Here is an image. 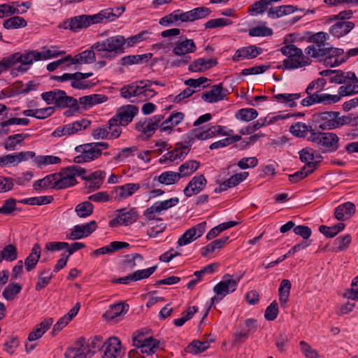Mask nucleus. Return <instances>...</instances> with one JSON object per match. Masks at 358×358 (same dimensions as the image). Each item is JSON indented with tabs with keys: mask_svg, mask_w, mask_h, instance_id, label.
<instances>
[{
	"mask_svg": "<svg viewBox=\"0 0 358 358\" xmlns=\"http://www.w3.org/2000/svg\"><path fill=\"white\" fill-rule=\"evenodd\" d=\"M262 52L261 48L255 46L243 47L237 50L233 56V60L238 62L243 59H252L258 56Z\"/></svg>",
	"mask_w": 358,
	"mask_h": 358,
	"instance_id": "nucleus-25",
	"label": "nucleus"
},
{
	"mask_svg": "<svg viewBox=\"0 0 358 358\" xmlns=\"http://www.w3.org/2000/svg\"><path fill=\"white\" fill-rule=\"evenodd\" d=\"M343 55V49L327 48L325 56L322 58H324L326 65L334 67L340 65L348 59V57H345Z\"/></svg>",
	"mask_w": 358,
	"mask_h": 358,
	"instance_id": "nucleus-19",
	"label": "nucleus"
},
{
	"mask_svg": "<svg viewBox=\"0 0 358 358\" xmlns=\"http://www.w3.org/2000/svg\"><path fill=\"white\" fill-rule=\"evenodd\" d=\"M282 54L287 57L283 66L287 69H298L308 65L302 50L293 44L285 45L280 48Z\"/></svg>",
	"mask_w": 358,
	"mask_h": 358,
	"instance_id": "nucleus-6",
	"label": "nucleus"
},
{
	"mask_svg": "<svg viewBox=\"0 0 358 358\" xmlns=\"http://www.w3.org/2000/svg\"><path fill=\"white\" fill-rule=\"evenodd\" d=\"M109 145L106 142H92L76 146L75 150L78 152H84L89 162L97 159L101 155L102 151L106 150Z\"/></svg>",
	"mask_w": 358,
	"mask_h": 358,
	"instance_id": "nucleus-10",
	"label": "nucleus"
},
{
	"mask_svg": "<svg viewBox=\"0 0 358 358\" xmlns=\"http://www.w3.org/2000/svg\"><path fill=\"white\" fill-rule=\"evenodd\" d=\"M317 167V162L306 164L299 171L289 176L292 183H296L312 173Z\"/></svg>",
	"mask_w": 358,
	"mask_h": 358,
	"instance_id": "nucleus-30",
	"label": "nucleus"
},
{
	"mask_svg": "<svg viewBox=\"0 0 358 358\" xmlns=\"http://www.w3.org/2000/svg\"><path fill=\"white\" fill-rule=\"evenodd\" d=\"M18 55L20 58V63L21 64L15 69L12 70V74H16L15 71L22 73L26 72L28 68L24 67L26 65H31L34 61H39L42 59V53L37 50H29L24 52H18Z\"/></svg>",
	"mask_w": 358,
	"mask_h": 358,
	"instance_id": "nucleus-14",
	"label": "nucleus"
},
{
	"mask_svg": "<svg viewBox=\"0 0 358 358\" xmlns=\"http://www.w3.org/2000/svg\"><path fill=\"white\" fill-rule=\"evenodd\" d=\"M59 177L58 173H52L46 176L43 179L38 180L33 184V187L35 190L40 189H55L57 183V178Z\"/></svg>",
	"mask_w": 358,
	"mask_h": 358,
	"instance_id": "nucleus-33",
	"label": "nucleus"
},
{
	"mask_svg": "<svg viewBox=\"0 0 358 358\" xmlns=\"http://www.w3.org/2000/svg\"><path fill=\"white\" fill-rule=\"evenodd\" d=\"M94 206L90 201H84L76 206L75 211L80 217H87L92 214Z\"/></svg>",
	"mask_w": 358,
	"mask_h": 358,
	"instance_id": "nucleus-52",
	"label": "nucleus"
},
{
	"mask_svg": "<svg viewBox=\"0 0 358 358\" xmlns=\"http://www.w3.org/2000/svg\"><path fill=\"white\" fill-rule=\"evenodd\" d=\"M22 155L8 154L0 157V166L17 165L22 162Z\"/></svg>",
	"mask_w": 358,
	"mask_h": 358,
	"instance_id": "nucleus-58",
	"label": "nucleus"
},
{
	"mask_svg": "<svg viewBox=\"0 0 358 358\" xmlns=\"http://www.w3.org/2000/svg\"><path fill=\"white\" fill-rule=\"evenodd\" d=\"M338 88V96H340V99L342 96H350L358 93V82L355 80H348L346 83H343Z\"/></svg>",
	"mask_w": 358,
	"mask_h": 358,
	"instance_id": "nucleus-38",
	"label": "nucleus"
},
{
	"mask_svg": "<svg viewBox=\"0 0 358 358\" xmlns=\"http://www.w3.org/2000/svg\"><path fill=\"white\" fill-rule=\"evenodd\" d=\"M351 118L348 116L341 115L339 112L325 111L315 113L312 116L313 129L311 134H334L333 133L320 132L319 130H331L349 124Z\"/></svg>",
	"mask_w": 358,
	"mask_h": 358,
	"instance_id": "nucleus-1",
	"label": "nucleus"
},
{
	"mask_svg": "<svg viewBox=\"0 0 358 358\" xmlns=\"http://www.w3.org/2000/svg\"><path fill=\"white\" fill-rule=\"evenodd\" d=\"M301 97L300 93L294 94H278L274 96V98L282 103H288L289 106L293 107L296 104L294 101Z\"/></svg>",
	"mask_w": 358,
	"mask_h": 358,
	"instance_id": "nucleus-57",
	"label": "nucleus"
},
{
	"mask_svg": "<svg viewBox=\"0 0 358 358\" xmlns=\"http://www.w3.org/2000/svg\"><path fill=\"white\" fill-rule=\"evenodd\" d=\"M291 287L292 285L289 280L284 279L281 281L278 289L279 301L280 303H285L287 301Z\"/></svg>",
	"mask_w": 358,
	"mask_h": 358,
	"instance_id": "nucleus-55",
	"label": "nucleus"
},
{
	"mask_svg": "<svg viewBox=\"0 0 358 358\" xmlns=\"http://www.w3.org/2000/svg\"><path fill=\"white\" fill-rule=\"evenodd\" d=\"M94 49L83 51L73 57V64H92L96 61Z\"/></svg>",
	"mask_w": 358,
	"mask_h": 358,
	"instance_id": "nucleus-35",
	"label": "nucleus"
},
{
	"mask_svg": "<svg viewBox=\"0 0 358 358\" xmlns=\"http://www.w3.org/2000/svg\"><path fill=\"white\" fill-rule=\"evenodd\" d=\"M211 13L209 8L201 6L195 8L191 10L184 12L185 22H194L208 17Z\"/></svg>",
	"mask_w": 358,
	"mask_h": 358,
	"instance_id": "nucleus-28",
	"label": "nucleus"
},
{
	"mask_svg": "<svg viewBox=\"0 0 358 358\" xmlns=\"http://www.w3.org/2000/svg\"><path fill=\"white\" fill-rule=\"evenodd\" d=\"M152 57V54H143L136 55H127L121 59L122 64L123 66H129L132 64H142L144 62L148 61Z\"/></svg>",
	"mask_w": 358,
	"mask_h": 358,
	"instance_id": "nucleus-40",
	"label": "nucleus"
},
{
	"mask_svg": "<svg viewBox=\"0 0 358 358\" xmlns=\"http://www.w3.org/2000/svg\"><path fill=\"white\" fill-rule=\"evenodd\" d=\"M128 310L129 305L127 303H115L110 306L109 309L103 314V317L106 320L112 321Z\"/></svg>",
	"mask_w": 358,
	"mask_h": 358,
	"instance_id": "nucleus-29",
	"label": "nucleus"
},
{
	"mask_svg": "<svg viewBox=\"0 0 358 358\" xmlns=\"http://www.w3.org/2000/svg\"><path fill=\"white\" fill-rule=\"evenodd\" d=\"M26 12V10H20L15 6V4H0V18L5 16H10L13 14H22Z\"/></svg>",
	"mask_w": 358,
	"mask_h": 358,
	"instance_id": "nucleus-53",
	"label": "nucleus"
},
{
	"mask_svg": "<svg viewBox=\"0 0 358 358\" xmlns=\"http://www.w3.org/2000/svg\"><path fill=\"white\" fill-rule=\"evenodd\" d=\"M53 201L52 196H41L24 199L18 201L19 203L26 205H45L50 203Z\"/></svg>",
	"mask_w": 358,
	"mask_h": 358,
	"instance_id": "nucleus-47",
	"label": "nucleus"
},
{
	"mask_svg": "<svg viewBox=\"0 0 358 358\" xmlns=\"http://www.w3.org/2000/svg\"><path fill=\"white\" fill-rule=\"evenodd\" d=\"M164 118L162 115H156L152 118L139 121L136 124V129L138 132L145 134L147 132L155 131L160 124L159 130L161 132L170 131L174 127L173 123L169 120V117L162 122Z\"/></svg>",
	"mask_w": 358,
	"mask_h": 358,
	"instance_id": "nucleus-7",
	"label": "nucleus"
},
{
	"mask_svg": "<svg viewBox=\"0 0 358 358\" xmlns=\"http://www.w3.org/2000/svg\"><path fill=\"white\" fill-rule=\"evenodd\" d=\"M59 177L57 178V183L55 189H65L73 186L76 183V178L67 171V167L63 169L61 173H58Z\"/></svg>",
	"mask_w": 358,
	"mask_h": 358,
	"instance_id": "nucleus-27",
	"label": "nucleus"
},
{
	"mask_svg": "<svg viewBox=\"0 0 358 358\" xmlns=\"http://www.w3.org/2000/svg\"><path fill=\"white\" fill-rule=\"evenodd\" d=\"M143 257L139 253H133L124 256L123 265L130 269H134L137 266V262H141Z\"/></svg>",
	"mask_w": 358,
	"mask_h": 358,
	"instance_id": "nucleus-54",
	"label": "nucleus"
},
{
	"mask_svg": "<svg viewBox=\"0 0 358 358\" xmlns=\"http://www.w3.org/2000/svg\"><path fill=\"white\" fill-rule=\"evenodd\" d=\"M27 23V21L22 17L14 16L11 17L3 22V27L6 29H15L22 27H25Z\"/></svg>",
	"mask_w": 358,
	"mask_h": 358,
	"instance_id": "nucleus-46",
	"label": "nucleus"
},
{
	"mask_svg": "<svg viewBox=\"0 0 358 358\" xmlns=\"http://www.w3.org/2000/svg\"><path fill=\"white\" fill-rule=\"evenodd\" d=\"M157 268V265H155L150 268L141 270H136L133 272L134 280L138 281L143 279H145L149 278L152 274H153Z\"/></svg>",
	"mask_w": 358,
	"mask_h": 358,
	"instance_id": "nucleus-64",
	"label": "nucleus"
},
{
	"mask_svg": "<svg viewBox=\"0 0 358 358\" xmlns=\"http://www.w3.org/2000/svg\"><path fill=\"white\" fill-rule=\"evenodd\" d=\"M107 96L103 94H91L84 96L79 99L78 105H81L84 108H87L93 106L95 104L101 103L106 101Z\"/></svg>",
	"mask_w": 358,
	"mask_h": 358,
	"instance_id": "nucleus-34",
	"label": "nucleus"
},
{
	"mask_svg": "<svg viewBox=\"0 0 358 358\" xmlns=\"http://www.w3.org/2000/svg\"><path fill=\"white\" fill-rule=\"evenodd\" d=\"M144 83H152V81L149 80H141L124 85L120 89L121 96L125 99H130L136 96L141 97L143 88L147 87L146 85H144Z\"/></svg>",
	"mask_w": 358,
	"mask_h": 358,
	"instance_id": "nucleus-17",
	"label": "nucleus"
},
{
	"mask_svg": "<svg viewBox=\"0 0 358 358\" xmlns=\"http://www.w3.org/2000/svg\"><path fill=\"white\" fill-rule=\"evenodd\" d=\"M242 276L243 275H240L236 279H233L229 274H225L223 276L222 280L215 285L213 287V291L215 292L217 296H215L211 299V303H217L229 293L234 292L236 289L238 283Z\"/></svg>",
	"mask_w": 358,
	"mask_h": 358,
	"instance_id": "nucleus-8",
	"label": "nucleus"
},
{
	"mask_svg": "<svg viewBox=\"0 0 358 358\" xmlns=\"http://www.w3.org/2000/svg\"><path fill=\"white\" fill-rule=\"evenodd\" d=\"M196 50V45L193 40L185 39L178 43L173 50L176 55L181 56L188 53L194 52Z\"/></svg>",
	"mask_w": 358,
	"mask_h": 358,
	"instance_id": "nucleus-31",
	"label": "nucleus"
},
{
	"mask_svg": "<svg viewBox=\"0 0 358 358\" xmlns=\"http://www.w3.org/2000/svg\"><path fill=\"white\" fill-rule=\"evenodd\" d=\"M159 341L152 337L143 339V344L141 345V353L152 355L159 348Z\"/></svg>",
	"mask_w": 358,
	"mask_h": 358,
	"instance_id": "nucleus-39",
	"label": "nucleus"
},
{
	"mask_svg": "<svg viewBox=\"0 0 358 358\" xmlns=\"http://www.w3.org/2000/svg\"><path fill=\"white\" fill-rule=\"evenodd\" d=\"M258 115L257 111L254 108H242L236 113L238 119L248 122L256 118Z\"/></svg>",
	"mask_w": 358,
	"mask_h": 358,
	"instance_id": "nucleus-60",
	"label": "nucleus"
},
{
	"mask_svg": "<svg viewBox=\"0 0 358 358\" xmlns=\"http://www.w3.org/2000/svg\"><path fill=\"white\" fill-rule=\"evenodd\" d=\"M355 213V205L348 201L335 208L334 216L338 220L344 221L351 217Z\"/></svg>",
	"mask_w": 358,
	"mask_h": 358,
	"instance_id": "nucleus-24",
	"label": "nucleus"
},
{
	"mask_svg": "<svg viewBox=\"0 0 358 358\" xmlns=\"http://www.w3.org/2000/svg\"><path fill=\"white\" fill-rule=\"evenodd\" d=\"M327 47H323L318 44H311L305 49V53L311 57L320 58L325 56Z\"/></svg>",
	"mask_w": 358,
	"mask_h": 358,
	"instance_id": "nucleus-51",
	"label": "nucleus"
},
{
	"mask_svg": "<svg viewBox=\"0 0 358 358\" xmlns=\"http://www.w3.org/2000/svg\"><path fill=\"white\" fill-rule=\"evenodd\" d=\"M227 90H224L222 84L213 85L212 89L202 94V99L208 103H215L223 100L227 94Z\"/></svg>",
	"mask_w": 358,
	"mask_h": 358,
	"instance_id": "nucleus-21",
	"label": "nucleus"
},
{
	"mask_svg": "<svg viewBox=\"0 0 358 358\" xmlns=\"http://www.w3.org/2000/svg\"><path fill=\"white\" fill-rule=\"evenodd\" d=\"M16 203L17 201L14 198H9L3 201L2 206L0 207V214L7 215L17 210Z\"/></svg>",
	"mask_w": 358,
	"mask_h": 358,
	"instance_id": "nucleus-62",
	"label": "nucleus"
},
{
	"mask_svg": "<svg viewBox=\"0 0 358 358\" xmlns=\"http://www.w3.org/2000/svg\"><path fill=\"white\" fill-rule=\"evenodd\" d=\"M113 13L109 10H101L94 15H80L71 17L69 21V28L73 32H77L82 29H86L90 25L103 23L104 19H112Z\"/></svg>",
	"mask_w": 358,
	"mask_h": 358,
	"instance_id": "nucleus-5",
	"label": "nucleus"
},
{
	"mask_svg": "<svg viewBox=\"0 0 358 358\" xmlns=\"http://www.w3.org/2000/svg\"><path fill=\"white\" fill-rule=\"evenodd\" d=\"M308 141L323 153L335 152L339 147L338 136H309Z\"/></svg>",
	"mask_w": 358,
	"mask_h": 358,
	"instance_id": "nucleus-9",
	"label": "nucleus"
},
{
	"mask_svg": "<svg viewBox=\"0 0 358 358\" xmlns=\"http://www.w3.org/2000/svg\"><path fill=\"white\" fill-rule=\"evenodd\" d=\"M138 108L134 105H126L120 108L117 113L109 120L106 128H99L94 134H121L122 128L126 127L138 113Z\"/></svg>",
	"mask_w": 358,
	"mask_h": 358,
	"instance_id": "nucleus-2",
	"label": "nucleus"
},
{
	"mask_svg": "<svg viewBox=\"0 0 358 358\" xmlns=\"http://www.w3.org/2000/svg\"><path fill=\"white\" fill-rule=\"evenodd\" d=\"M52 322L53 320L52 318H47L43 320L29 333L28 340L34 341L40 338L52 324Z\"/></svg>",
	"mask_w": 358,
	"mask_h": 358,
	"instance_id": "nucleus-32",
	"label": "nucleus"
},
{
	"mask_svg": "<svg viewBox=\"0 0 358 358\" xmlns=\"http://www.w3.org/2000/svg\"><path fill=\"white\" fill-rule=\"evenodd\" d=\"M29 123V120L26 117H10L6 120L2 121L0 123V127L3 129L6 133L10 131L8 129L9 127L15 125H27Z\"/></svg>",
	"mask_w": 358,
	"mask_h": 358,
	"instance_id": "nucleus-48",
	"label": "nucleus"
},
{
	"mask_svg": "<svg viewBox=\"0 0 358 358\" xmlns=\"http://www.w3.org/2000/svg\"><path fill=\"white\" fill-rule=\"evenodd\" d=\"M178 172L167 171L162 173L157 178L158 182L162 185H171L180 180Z\"/></svg>",
	"mask_w": 358,
	"mask_h": 358,
	"instance_id": "nucleus-43",
	"label": "nucleus"
},
{
	"mask_svg": "<svg viewBox=\"0 0 358 358\" xmlns=\"http://www.w3.org/2000/svg\"><path fill=\"white\" fill-rule=\"evenodd\" d=\"M42 99L48 103H54L59 108H70L64 115L69 116L71 113L79 112L78 101L73 96H67L65 91L62 90H53L41 94Z\"/></svg>",
	"mask_w": 358,
	"mask_h": 358,
	"instance_id": "nucleus-4",
	"label": "nucleus"
},
{
	"mask_svg": "<svg viewBox=\"0 0 358 358\" xmlns=\"http://www.w3.org/2000/svg\"><path fill=\"white\" fill-rule=\"evenodd\" d=\"M21 290L22 286L20 284L10 283L3 291L2 295L7 301H11L15 298L17 294H18Z\"/></svg>",
	"mask_w": 358,
	"mask_h": 358,
	"instance_id": "nucleus-49",
	"label": "nucleus"
},
{
	"mask_svg": "<svg viewBox=\"0 0 358 358\" xmlns=\"http://www.w3.org/2000/svg\"><path fill=\"white\" fill-rule=\"evenodd\" d=\"M19 58H20V57L18 55V52L3 57L0 61L1 71L13 66L17 63H20Z\"/></svg>",
	"mask_w": 358,
	"mask_h": 358,
	"instance_id": "nucleus-56",
	"label": "nucleus"
},
{
	"mask_svg": "<svg viewBox=\"0 0 358 358\" xmlns=\"http://www.w3.org/2000/svg\"><path fill=\"white\" fill-rule=\"evenodd\" d=\"M193 142L194 139L189 138V140L185 141L186 145H183L182 143H176V147L173 150L176 157L180 159H184L189 153Z\"/></svg>",
	"mask_w": 358,
	"mask_h": 358,
	"instance_id": "nucleus-50",
	"label": "nucleus"
},
{
	"mask_svg": "<svg viewBox=\"0 0 358 358\" xmlns=\"http://www.w3.org/2000/svg\"><path fill=\"white\" fill-rule=\"evenodd\" d=\"M339 101L340 96H338V94H317L315 95L313 94L312 96H307L301 101V103L303 106H310L320 103L329 105L337 103Z\"/></svg>",
	"mask_w": 358,
	"mask_h": 358,
	"instance_id": "nucleus-16",
	"label": "nucleus"
},
{
	"mask_svg": "<svg viewBox=\"0 0 358 358\" xmlns=\"http://www.w3.org/2000/svg\"><path fill=\"white\" fill-rule=\"evenodd\" d=\"M76 347L67 349L64 353L65 358H71L72 353L74 354L72 358H87L91 357L94 354V351L92 350L84 338H80L76 343Z\"/></svg>",
	"mask_w": 358,
	"mask_h": 358,
	"instance_id": "nucleus-11",
	"label": "nucleus"
},
{
	"mask_svg": "<svg viewBox=\"0 0 358 358\" xmlns=\"http://www.w3.org/2000/svg\"><path fill=\"white\" fill-rule=\"evenodd\" d=\"M139 188L140 185L138 183H127L116 187L112 192V194L115 200L122 201L131 196Z\"/></svg>",
	"mask_w": 358,
	"mask_h": 358,
	"instance_id": "nucleus-22",
	"label": "nucleus"
},
{
	"mask_svg": "<svg viewBox=\"0 0 358 358\" xmlns=\"http://www.w3.org/2000/svg\"><path fill=\"white\" fill-rule=\"evenodd\" d=\"M184 12H182L181 10L178 9L174 10L171 14L165 15L159 20V24L162 26H168L171 24H173L178 20H180L182 22H185Z\"/></svg>",
	"mask_w": 358,
	"mask_h": 358,
	"instance_id": "nucleus-36",
	"label": "nucleus"
},
{
	"mask_svg": "<svg viewBox=\"0 0 358 358\" xmlns=\"http://www.w3.org/2000/svg\"><path fill=\"white\" fill-rule=\"evenodd\" d=\"M117 217L109 222L110 227H115L117 224L129 225L136 221L138 214L134 208L126 210V208L119 209L116 211Z\"/></svg>",
	"mask_w": 358,
	"mask_h": 358,
	"instance_id": "nucleus-13",
	"label": "nucleus"
},
{
	"mask_svg": "<svg viewBox=\"0 0 358 358\" xmlns=\"http://www.w3.org/2000/svg\"><path fill=\"white\" fill-rule=\"evenodd\" d=\"M207 180L203 174L194 176L184 189V194L190 197L199 194L206 187Z\"/></svg>",
	"mask_w": 358,
	"mask_h": 358,
	"instance_id": "nucleus-20",
	"label": "nucleus"
},
{
	"mask_svg": "<svg viewBox=\"0 0 358 358\" xmlns=\"http://www.w3.org/2000/svg\"><path fill=\"white\" fill-rule=\"evenodd\" d=\"M90 121L83 119L65 125V133L64 134H74L78 131L87 128L90 125Z\"/></svg>",
	"mask_w": 358,
	"mask_h": 358,
	"instance_id": "nucleus-41",
	"label": "nucleus"
},
{
	"mask_svg": "<svg viewBox=\"0 0 358 358\" xmlns=\"http://www.w3.org/2000/svg\"><path fill=\"white\" fill-rule=\"evenodd\" d=\"M344 228L345 224L343 222H339L332 227L321 225L319 227V231L320 233L324 234L327 238H333L336 236L339 232L343 231Z\"/></svg>",
	"mask_w": 358,
	"mask_h": 358,
	"instance_id": "nucleus-44",
	"label": "nucleus"
},
{
	"mask_svg": "<svg viewBox=\"0 0 358 358\" xmlns=\"http://www.w3.org/2000/svg\"><path fill=\"white\" fill-rule=\"evenodd\" d=\"M209 346L210 343L208 341H199L198 340H194L186 347L185 351L196 355L206 351Z\"/></svg>",
	"mask_w": 358,
	"mask_h": 358,
	"instance_id": "nucleus-42",
	"label": "nucleus"
},
{
	"mask_svg": "<svg viewBox=\"0 0 358 358\" xmlns=\"http://www.w3.org/2000/svg\"><path fill=\"white\" fill-rule=\"evenodd\" d=\"M294 116V115L291 114H287L285 115H276L272 117H265L264 119L260 118L257 121L254 122L251 124H250L248 127H246L244 129H242L241 130V134H252L259 129H260L262 127L266 125V124H271L273 122L279 120H282L289 117Z\"/></svg>",
	"mask_w": 358,
	"mask_h": 358,
	"instance_id": "nucleus-18",
	"label": "nucleus"
},
{
	"mask_svg": "<svg viewBox=\"0 0 358 358\" xmlns=\"http://www.w3.org/2000/svg\"><path fill=\"white\" fill-rule=\"evenodd\" d=\"M355 24L350 21H338L329 28V33L336 38L347 35L353 28Z\"/></svg>",
	"mask_w": 358,
	"mask_h": 358,
	"instance_id": "nucleus-23",
	"label": "nucleus"
},
{
	"mask_svg": "<svg viewBox=\"0 0 358 358\" xmlns=\"http://www.w3.org/2000/svg\"><path fill=\"white\" fill-rule=\"evenodd\" d=\"M34 162L40 169L50 164H57L61 162V159L52 155H38L35 157Z\"/></svg>",
	"mask_w": 358,
	"mask_h": 358,
	"instance_id": "nucleus-45",
	"label": "nucleus"
},
{
	"mask_svg": "<svg viewBox=\"0 0 358 358\" xmlns=\"http://www.w3.org/2000/svg\"><path fill=\"white\" fill-rule=\"evenodd\" d=\"M199 166V162L195 160H189L180 165L178 169L180 178L190 176L195 172Z\"/></svg>",
	"mask_w": 358,
	"mask_h": 358,
	"instance_id": "nucleus-37",
	"label": "nucleus"
},
{
	"mask_svg": "<svg viewBox=\"0 0 358 358\" xmlns=\"http://www.w3.org/2000/svg\"><path fill=\"white\" fill-rule=\"evenodd\" d=\"M41 249L38 243H35L31 248L30 254L24 260V267L27 272L35 268L41 257Z\"/></svg>",
	"mask_w": 358,
	"mask_h": 358,
	"instance_id": "nucleus-26",
	"label": "nucleus"
},
{
	"mask_svg": "<svg viewBox=\"0 0 358 358\" xmlns=\"http://www.w3.org/2000/svg\"><path fill=\"white\" fill-rule=\"evenodd\" d=\"M125 43L124 37L117 35L94 43L92 48L99 52L101 57L112 59L117 55L124 52Z\"/></svg>",
	"mask_w": 358,
	"mask_h": 358,
	"instance_id": "nucleus-3",
	"label": "nucleus"
},
{
	"mask_svg": "<svg viewBox=\"0 0 358 358\" xmlns=\"http://www.w3.org/2000/svg\"><path fill=\"white\" fill-rule=\"evenodd\" d=\"M241 139V136H228V137L220 140L217 142L212 143L209 148L210 150L218 149L220 148L226 147L233 143L237 142Z\"/></svg>",
	"mask_w": 358,
	"mask_h": 358,
	"instance_id": "nucleus-59",
	"label": "nucleus"
},
{
	"mask_svg": "<svg viewBox=\"0 0 358 358\" xmlns=\"http://www.w3.org/2000/svg\"><path fill=\"white\" fill-rule=\"evenodd\" d=\"M3 257L4 260L8 262H13L17 258V248L13 244H8L3 248Z\"/></svg>",
	"mask_w": 358,
	"mask_h": 358,
	"instance_id": "nucleus-63",
	"label": "nucleus"
},
{
	"mask_svg": "<svg viewBox=\"0 0 358 358\" xmlns=\"http://www.w3.org/2000/svg\"><path fill=\"white\" fill-rule=\"evenodd\" d=\"M102 358H117L121 354V342L117 337H110L101 346Z\"/></svg>",
	"mask_w": 358,
	"mask_h": 358,
	"instance_id": "nucleus-15",
	"label": "nucleus"
},
{
	"mask_svg": "<svg viewBox=\"0 0 358 358\" xmlns=\"http://www.w3.org/2000/svg\"><path fill=\"white\" fill-rule=\"evenodd\" d=\"M24 140V136H8L5 141L4 148L7 150H15Z\"/></svg>",
	"mask_w": 358,
	"mask_h": 358,
	"instance_id": "nucleus-61",
	"label": "nucleus"
},
{
	"mask_svg": "<svg viewBox=\"0 0 358 358\" xmlns=\"http://www.w3.org/2000/svg\"><path fill=\"white\" fill-rule=\"evenodd\" d=\"M320 75L329 78V83L335 84L346 83L348 80L358 82L355 73L352 71L344 72L341 70H324Z\"/></svg>",
	"mask_w": 358,
	"mask_h": 358,
	"instance_id": "nucleus-12",
	"label": "nucleus"
}]
</instances>
